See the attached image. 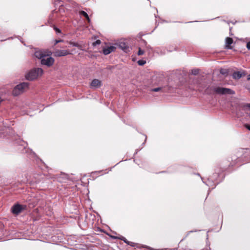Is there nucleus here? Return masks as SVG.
Returning a JSON list of instances; mask_svg holds the SVG:
<instances>
[{
	"mask_svg": "<svg viewBox=\"0 0 250 250\" xmlns=\"http://www.w3.org/2000/svg\"><path fill=\"white\" fill-rule=\"evenodd\" d=\"M247 79L248 80H250V74L248 75Z\"/></svg>",
	"mask_w": 250,
	"mask_h": 250,
	"instance_id": "obj_32",
	"label": "nucleus"
},
{
	"mask_svg": "<svg viewBox=\"0 0 250 250\" xmlns=\"http://www.w3.org/2000/svg\"><path fill=\"white\" fill-rule=\"evenodd\" d=\"M43 73V70L41 68H37L31 70L25 76L28 80L33 81L36 79Z\"/></svg>",
	"mask_w": 250,
	"mask_h": 250,
	"instance_id": "obj_3",
	"label": "nucleus"
},
{
	"mask_svg": "<svg viewBox=\"0 0 250 250\" xmlns=\"http://www.w3.org/2000/svg\"><path fill=\"white\" fill-rule=\"evenodd\" d=\"M101 85H102L101 81H100L98 79H93L90 83V87L92 88H99V87H101Z\"/></svg>",
	"mask_w": 250,
	"mask_h": 250,
	"instance_id": "obj_9",
	"label": "nucleus"
},
{
	"mask_svg": "<svg viewBox=\"0 0 250 250\" xmlns=\"http://www.w3.org/2000/svg\"><path fill=\"white\" fill-rule=\"evenodd\" d=\"M233 42V39L230 37L226 38V48L232 49V46H230Z\"/></svg>",
	"mask_w": 250,
	"mask_h": 250,
	"instance_id": "obj_11",
	"label": "nucleus"
},
{
	"mask_svg": "<svg viewBox=\"0 0 250 250\" xmlns=\"http://www.w3.org/2000/svg\"><path fill=\"white\" fill-rule=\"evenodd\" d=\"M54 29L56 31V32H58V33H61V31L60 29H58V28L57 27H55L54 28Z\"/></svg>",
	"mask_w": 250,
	"mask_h": 250,
	"instance_id": "obj_26",
	"label": "nucleus"
},
{
	"mask_svg": "<svg viewBox=\"0 0 250 250\" xmlns=\"http://www.w3.org/2000/svg\"><path fill=\"white\" fill-rule=\"evenodd\" d=\"M26 208V206L25 205L17 204L12 206L11 210L13 214L18 215L25 209Z\"/></svg>",
	"mask_w": 250,
	"mask_h": 250,
	"instance_id": "obj_4",
	"label": "nucleus"
},
{
	"mask_svg": "<svg viewBox=\"0 0 250 250\" xmlns=\"http://www.w3.org/2000/svg\"><path fill=\"white\" fill-rule=\"evenodd\" d=\"M162 89H163V88L162 87H157V88L151 89V91H153V92H158V91H162L163 92Z\"/></svg>",
	"mask_w": 250,
	"mask_h": 250,
	"instance_id": "obj_16",
	"label": "nucleus"
},
{
	"mask_svg": "<svg viewBox=\"0 0 250 250\" xmlns=\"http://www.w3.org/2000/svg\"><path fill=\"white\" fill-rule=\"evenodd\" d=\"M245 126L246 128H247L248 129H249V130H250V125H248V124H245Z\"/></svg>",
	"mask_w": 250,
	"mask_h": 250,
	"instance_id": "obj_27",
	"label": "nucleus"
},
{
	"mask_svg": "<svg viewBox=\"0 0 250 250\" xmlns=\"http://www.w3.org/2000/svg\"><path fill=\"white\" fill-rule=\"evenodd\" d=\"M137 63L140 65H143L146 63V61L143 60H140L138 61Z\"/></svg>",
	"mask_w": 250,
	"mask_h": 250,
	"instance_id": "obj_18",
	"label": "nucleus"
},
{
	"mask_svg": "<svg viewBox=\"0 0 250 250\" xmlns=\"http://www.w3.org/2000/svg\"><path fill=\"white\" fill-rule=\"evenodd\" d=\"M51 52L48 50H36L34 53L36 58L41 59V60L43 57H46L51 55Z\"/></svg>",
	"mask_w": 250,
	"mask_h": 250,
	"instance_id": "obj_5",
	"label": "nucleus"
},
{
	"mask_svg": "<svg viewBox=\"0 0 250 250\" xmlns=\"http://www.w3.org/2000/svg\"><path fill=\"white\" fill-rule=\"evenodd\" d=\"M200 70L198 69H194L191 70V74L194 75H197L199 73Z\"/></svg>",
	"mask_w": 250,
	"mask_h": 250,
	"instance_id": "obj_14",
	"label": "nucleus"
},
{
	"mask_svg": "<svg viewBox=\"0 0 250 250\" xmlns=\"http://www.w3.org/2000/svg\"><path fill=\"white\" fill-rule=\"evenodd\" d=\"M101 41L100 40H97L96 41H95V42H93L92 43V45L94 46H95L97 45L101 44Z\"/></svg>",
	"mask_w": 250,
	"mask_h": 250,
	"instance_id": "obj_19",
	"label": "nucleus"
},
{
	"mask_svg": "<svg viewBox=\"0 0 250 250\" xmlns=\"http://www.w3.org/2000/svg\"><path fill=\"white\" fill-rule=\"evenodd\" d=\"M236 160H237V162H236V163H234V164H233V163H231V164L229 165V167H233V166L235 165V164H236V163H238V162L239 161V160L238 159H237Z\"/></svg>",
	"mask_w": 250,
	"mask_h": 250,
	"instance_id": "obj_23",
	"label": "nucleus"
},
{
	"mask_svg": "<svg viewBox=\"0 0 250 250\" xmlns=\"http://www.w3.org/2000/svg\"><path fill=\"white\" fill-rule=\"evenodd\" d=\"M220 73L225 76H227L228 74V70L226 69L221 68L220 70Z\"/></svg>",
	"mask_w": 250,
	"mask_h": 250,
	"instance_id": "obj_13",
	"label": "nucleus"
},
{
	"mask_svg": "<svg viewBox=\"0 0 250 250\" xmlns=\"http://www.w3.org/2000/svg\"><path fill=\"white\" fill-rule=\"evenodd\" d=\"M29 84L27 83H22L16 85L12 91V94L14 96H17L28 89Z\"/></svg>",
	"mask_w": 250,
	"mask_h": 250,
	"instance_id": "obj_2",
	"label": "nucleus"
},
{
	"mask_svg": "<svg viewBox=\"0 0 250 250\" xmlns=\"http://www.w3.org/2000/svg\"><path fill=\"white\" fill-rule=\"evenodd\" d=\"M71 53L68 50H56L54 52V55L55 57H62L65 56Z\"/></svg>",
	"mask_w": 250,
	"mask_h": 250,
	"instance_id": "obj_7",
	"label": "nucleus"
},
{
	"mask_svg": "<svg viewBox=\"0 0 250 250\" xmlns=\"http://www.w3.org/2000/svg\"><path fill=\"white\" fill-rule=\"evenodd\" d=\"M63 42L62 40H56L55 42V45L57 44L58 43Z\"/></svg>",
	"mask_w": 250,
	"mask_h": 250,
	"instance_id": "obj_24",
	"label": "nucleus"
},
{
	"mask_svg": "<svg viewBox=\"0 0 250 250\" xmlns=\"http://www.w3.org/2000/svg\"><path fill=\"white\" fill-rule=\"evenodd\" d=\"M45 59L46 57H43L41 60V63L43 65H45L48 67L52 66L54 63V59L51 57H48Z\"/></svg>",
	"mask_w": 250,
	"mask_h": 250,
	"instance_id": "obj_6",
	"label": "nucleus"
},
{
	"mask_svg": "<svg viewBox=\"0 0 250 250\" xmlns=\"http://www.w3.org/2000/svg\"><path fill=\"white\" fill-rule=\"evenodd\" d=\"M74 43L75 42H69V43L72 45H73L74 46Z\"/></svg>",
	"mask_w": 250,
	"mask_h": 250,
	"instance_id": "obj_29",
	"label": "nucleus"
},
{
	"mask_svg": "<svg viewBox=\"0 0 250 250\" xmlns=\"http://www.w3.org/2000/svg\"><path fill=\"white\" fill-rule=\"evenodd\" d=\"M121 240H123L126 244L128 243V241L124 237H122L121 238Z\"/></svg>",
	"mask_w": 250,
	"mask_h": 250,
	"instance_id": "obj_22",
	"label": "nucleus"
},
{
	"mask_svg": "<svg viewBox=\"0 0 250 250\" xmlns=\"http://www.w3.org/2000/svg\"><path fill=\"white\" fill-rule=\"evenodd\" d=\"M115 49H116L115 47H114L113 46H110L106 48H104L103 49V53L106 55H108L112 52L114 51L115 50Z\"/></svg>",
	"mask_w": 250,
	"mask_h": 250,
	"instance_id": "obj_10",
	"label": "nucleus"
},
{
	"mask_svg": "<svg viewBox=\"0 0 250 250\" xmlns=\"http://www.w3.org/2000/svg\"><path fill=\"white\" fill-rule=\"evenodd\" d=\"M119 47L126 53L129 51V48L128 46L125 42H121L119 44Z\"/></svg>",
	"mask_w": 250,
	"mask_h": 250,
	"instance_id": "obj_12",
	"label": "nucleus"
},
{
	"mask_svg": "<svg viewBox=\"0 0 250 250\" xmlns=\"http://www.w3.org/2000/svg\"><path fill=\"white\" fill-rule=\"evenodd\" d=\"M247 48H248V49L250 50V42H247Z\"/></svg>",
	"mask_w": 250,
	"mask_h": 250,
	"instance_id": "obj_25",
	"label": "nucleus"
},
{
	"mask_svg": "<svg viewBox=\"0 0 250 250\" xmlns=\"http://www.w3.org/2000/svg\"><path fill=\"white\" fill-rule=\"evenodd\" d=\"M79 14H80V15L84 17L85 18H88V15L87 14V13L85 12V11H80L79 12Z\"/></svg>",
	"mask_w": 250,
	"mask_h": 250,
	"instance_id": "obj_15",
	"label": "nucleus"
},
{
	"mask_svg": "<svg viewBox=\"0 0 250 250\" xmlns=\"http://www.w3.org/2000/svg\"><path fill=\"white\" fill-rule=\"evenodd\" d=\"M86 19L87 20V21L88 22V23H90V18H89V16H88V18H86Z\"/></svg>",
	"mask_w": 250,
	"mask_h": 250,
	"instance_id": "obj_31",
	"label": "nucleus"
},
{
	"mask_svg": "<svg viewBox=\"0 0 250 250\" xmlns=\"http://www.w3.org/2000/svg\"><path fill=\"white\" fill-rule=\"evenodd\" d=\"M74 46H76V47H78L80 50H83V45L79 44L77 42H75L74 43Z\"/></svg>",
	"mask_w": 250,
	"mask_h": 250,
	"instance_id": "obj_17",
	"label": "nucleus"
},
{
	"mask_svg": "<svg viewBox=\"0 0 250 250\" xmlns=\"http://www.w3.org/2000/svg\"><path fill=\"white\" fill-rule=\"evenodd\" d=\"M206 92L208 94H233L234 91L232 90L220 87L211 86L208 87Z\"/></svg>",
	"mask_w": 250,
	"mask_h": 250,
	"instance_id": "obj_1",
	"label": "nucleus"
},
{
	"mask_svg": "<svg viewBox=\"0 0 250 250\" xmlns=\"http://www.w3.org/2000/svg\"><path fill=\"white\" fill-rule=\"evenodd\" d=\"M145 52L144 50H142L140 48H139V50L138 52V55H142L144 54Z\"/></svg>",
	"mask_w": 250,
	"mask_h": 250,
	"instance_id": "obj_20",
	"label": "nucleus"
},
{
	"mask_svg": "<svg viewBox=\"0 0 250 250\" xmlns=\"http://www.w3.org/2000/svg\"><path fill=\"white\" fill-rule=\"evenodd\" d=\"M245 107L250 108V104H247L244 105L243 107Z\"/></svg>",
	"mask_w": 250,
	"mask_h": 250,
	"instance_id": "obj_28",
	"label": "nucleus"
},
{
	"mask_svg": "<svg viewBox=\"0 0 250 250\" xmlns=\"http://www.w3.org/2000/svg\"><path fill=\"white\" fill-rule=\"evenodd\" d=\"M127 244L131 246V247H135L137 245V244L130 241H128V243Z\"/></svg>",
	"mask_w": 250,
	"mask_h": 250,
	"instance_id": "obj_21",
	"label": "nucleus"
},
{
	"mask_svg": "<svg viewBox=\"0 0 250 250\" xmlns=\"http://www.w3.org/2000/svg\"><path fill=\"white\" fill-rule=\"evenodd\" d=\"M246 75V73L245 71H235L232 74V77L235 80H238Z\"/></svg>",
	"mask_w": 250,
	"mask_h": 250,
	"instance_id": "obj_8",
	"label": "nucleus"
},
{
	"mask_svg": "<svg viewBox=\"0 0 250 250\" xmlns=\"http://www.w3.org/2000/svg\"><path fill=\"white\" fill-rule=\"evenodd\" d=\"M86 19L87 20V21L88 22V23H90V18H89V16H88V18H86Z\"/></svg>",
	"mask_w": 250,
	"mask_h": 250,
	"instance_id": "obj_30",
	"label": "nucleus"
}]
</instances>
